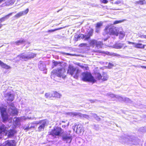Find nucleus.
Instances as JSON below:
<instances>
[{
	"label": "nucleus",
	"mask_w": 146,
	"mask_h": 146,
	"mask_svg": "<svg viewBox=\"0 0 146 146\" xmlns=\"http://www.w3.org/2000/svg\"><path fill=\"white\" fill-rule=\"evenodd\" d=\"M81 80L85 82H90L94 83L96 82L90 72H84L82 73Z\"/></svg>",
	"instance_id": "nucleus-1"
},
{
	"label": "nucleus",
	"mask_w": 146,
	"mask_h": 146,
	"mask_svg": "<svg viewBox=\"0 0 146 146\" xmlns=\"http://www.w3.org/2000/svg\"><path fill=\"white\" fill-rule=\"evenodd\" d=\"M66 71L63 68H58L53 70L51 72V75L54 77L64 78L65 77Z\"/></svg>",
	"instance_id": "nucleus-2"
},
{
	"label": "nucleus",
	"mask_w": 146,
	"mask_h": 146,
	"mask_svg": "<svg viewBox=\"0 0 146 146\" xmlns=\"http://www.w3.org/2000/svg\"><path fill=\"white\" fill-rule=\"evenodd\" d=\"M7 108L3 107H0V111L2 121L4 122L8 119L9 115L7 112Z\"/></svg>",
	"instance_id": "nucleus-3"
},
{
	"label": "nucleus",
	"mask_w": 146,
	"mask_h": 146,
	"mask_svg": "<svg viewBox=\"0 0 146 146\" xmlns=\"http://www.w3.org/2000/svg\"><path fill=\"white\" fill-rule=\"evenodd\" d=\"M62 129L60 127H57L52 130L50 135L53 136L60 135L62 133Z\"/></svg>",
	"instance_id": "nucleus-4"
},
{
	"label": "nucleus",
	"mask_w": 146,
	"mask_h": 146,
	"mask_svg": "<svg viewBox=\"0 0 146 146\" xmlns=\"http://www.w3.org/2000/svg\"><path fill=\"white\" fill-rule=\"evenodd\" d=\"M37 124H40L38 127V131H43L45 126L47 125L46 119H44L40 120Z\"/></svg>",
	"instance_id": "nucleus-5"
},
{
	"label": "nucleus",
	"mask_w": 146,
	"mask_h": 146,
	"mask_svg": "<svg viewBox=\"0 0 146 146\" xmlns=\"http://www.w3.org/2000/svg\"><path fill=\"white\" fill-rule=\"evenodd\" d=\"M16 144L14 140H8L4 142L3 146H16Z\"/></svg>",
	"instance_id": "nucleus-6"
},
{
	"label": "nucleus",
	"mask_w": 146,
	"mask_h": 146,
	"mask_svg": "<svg viewBox=\"0 0 146 146\" xmlns=\"http://www.w3.org/2000/svg\"><path fill=\"white\" fill-rule=\"evenodd\" d=\"M7 127L4 125H2L0 126V134L7 135Z\"/></svg>",
	"instance_id": "nucleus-7"
},
{
	"label": "nucleus",
	"mask_w": 146,
	"mask_h": 146,
	"mask_svg": "<svg viewBox=\"0 0 146 146\" xmlns=\"http://www.w3.org/2000/svg\"><path fill=\"white\" fill-rule=\"evenodd\" d=\"M70 134H69V135H66L63 136L62 137V140L66 142V143H70L72 140V137L71 135H69Z\"/></svg>",
	"instance_id": "nucleus-8"
},
{
	"label": "nucleus",
	"mask_w": 146,
	"mask_h": 146,
	"mask_svg": "<svg viewBox=\"0 0 146 146\" xmlns=\"http://www.w3.org/2000/svg\"><path fill=\"white\" fill-rule=\"evenodd\" d=\"M84 130L83 126L81 124H79L77 125L76 132L78 133H83Z\"/></svg>",
	"instance_id": "nucleus-9"
},
{
	"label": "nucleus",
	"mask_w": 146,
	"mask_h": 146,
	"mask_svg": "<svg viewBox=\"0 0 146 146\" xmlns=\"http://www.w3.org/2000/svg\"><path fill=\"white\" fill-rule=\"evenodd\" d=\"M29 11L28 9H27L25 11L20 12L15 15V17L16 18H18L23 15L29 12Z\"/></svg>",
	"instance_id": "nucleus-10"
},
{
	"label": "nucleus",
	"mask_w": 146,
	"mask_h": 146,
	"mask_svg": "<svg viewBox=\"0 0 146 146\" xmlns=\"http://www.w3.org/2000/svg\"><path fill=\"white\" fill-rule=\"evenodd\" d=\"M76 69L72 66H69L68 70L67 73L71 76H72L74 74V72L76 71Z\"/></svg>",
	"instance_id": "nucleus-11"
},
{
	"label": "nucleus",
	"mask_w": 146,
	"mask_h": 146,
	"mask_svg": "<svg viewBox=\"0 0 146 146\" xmlns=\"http://www.w3.org/2000/svg\"><path fill=\"white\" fill-rule=\"evenodd\" d=\"M94 30L92 28H90L88 32L87 35L84 39V40H88L90 38V37L93 35Z\"/></svg>",
	"instance_id": "nucleus-12"
},
{
	"label": "nucleus",
	"mask_w": 146,
	"mask_h": 146,
	"mask_svg": "<svg viewBox=\"0 0 146 146\" xmlns=\"http://www.w3.org/2000/svg\"><path fill=\"white\" fill-rule=\"evenodd\" d=\"M5 97L8 98L7 100L9 101L12 102L14 99L13 95L11 94L10 92L6 93Z\"/></svg>",
	"instance_id": "nucleus-13"
},
{
	"label": "nucleus",
	"mask_w": 146,
	"mask_h": 146,
	"mask_svg": "<svg viewBox=\"0 0 146 146\" xmlns=\"http://www.w3.org/2000/svg\"><path fill=\"white\" fill-rule=\"evenodd\" d=\"M7 133L8 137H10L14 136L15 134L16 133V131L14 129H10L9 130H7Z\"/></svg>",
	"instance_id": "nucleus-14"
},
{
	"label": "nucleus",
	"mask_w": 146,
	"mask_h": 146,
	"mask_svg": "<svg viewBox=\"0 0 146 146\" xmlns=\"http://www.w3.org/2000/svg\"><path fill=\"white\" fill-rule=\"evenodd\" d=\"M25 42L26 41L25 39L23 38H21L20 39L15 41V43L17 45H20L25 44Z\"/></svg>",
	"instance_id": "nucleus-15"
},
{
	"label": "nucleus",
	"mask_w": 146,
	"mask_h": 146,
	"mask_svg": "<svg viewBox=\"0 0 146 146\" xmlns=\"http://www.w3.org/2000/svg\"><path fill=\"white\" fill-rule=\"evenodd\" d=\"M61 94L56 91H54L52 93V97L60 98L61 96Z\"/></svg>",
	"instance_id": "nucleus-16"
},
{
	"label": "nucleus",
	"mask_w": 146,
	"mask_h": 146,
	"mask_svg": "<svg viewBox=\"0 0 146 146\" xmlns=\"http://www.w3.org/2000/svg\"><path fill=\"white\" fill-rule=\"evenodd\" d=\"M19 56L21 59H23L24 60L26 61L28 60L27 56L24 53H21L19 55Z\"/></svg>",
	"instance_id": "nucleus-17"
},
{
	"label": "nucleus",
	"mask_w": 146,
	"mask_h": 146,
	"mask_svg": "<svg viewBox=\"0 0 146 146\" xmlns=\"http://www.w3.org/2000/svg\"><path fill=\"white\" fill-rule=\"evenodd\" d=\"M118 31L117 29H112L111 30L110 35L117 36H118Z\"/></svg>",
	"instance_id": "nucleus-18"
},
{
	"label": "nucleus",
	"mask_w": 146,
	"mask_h": 146,
	"mask_svg": "<svg viewBox=\"0 0 146 146\" xmlns=\"http://www.w3.org/2000/svg\"><path fill=\"white\" fill-rule=\"evenodd\" d=\"M18 114V111L17 110L15 109H12V111L11 112L10 115L12 116H14L17 115Z\"/></svg>",
	"instance_id": "nucleus-19"
},
{
	"label": "nucleus",
	"mask_w": 146,
	"mask_h": 146,
	"mask_svg": "<svg viewBox=\"0 0 146 146\" xmlns=\"http://www.w3.org/2000/svg\"><path fill=\"white\" fill-rule=\"evenodd\" d=\"M108 76L106 73H103L102 75V80L103 81H106L108 80Z\"/></svg>",
	"instance_id": "nucleus-20"
},
{
	"label": "nucleus",
	"mask_w": 146,
	"mask_h": 146,
	"mask_svg": "<svg viewBox=\"0 0 146 146\" xmlns=\"http://www.w3.org/2000/svg\"><path fill=\"white\" fill-rule=\"evenodd\" d=\"M0 65L3 68L6 69H8L10 68L9 66L7 65L6 64L4 63L0 60Z\"/></svg>",
	"instance_id": "nucleus-21"
},
{
	"label": "nucleus",
	"mask_w": 146,
	"mask_h": 146,
	"mask_svg": "<svg viewBox=\"0 0 146 146\" xmlns=\"http://www.w3.org/2000/svg\"><path fill=\"white\" fill-rule=\"evenodd\" d=\"M94 74L95 75V78L96 79L100 80H102V75L99 72H95Z\"/></svg>",
	"instance_id": "nucleus-22"
},
{
	"label": "nucleus",
	"mask_w": 146,
	"mask_h": 146,
	"mask_svg": "<svg viewBox=\"0 0 146 146\" xmlns=\"http://www.w3.org/2000/svg\"><path fill=\"white\" fill-rule=\"evenodd\" d=\"M102 25V23L101 22H98L96 24L95 31L96 32L98 33L99 32V31L98 29L100 28Z\"/></svg>",
	"instance_id": "nucleus-23"
},
{
	"label": "nucleus",
	"mask_w": 146,
	"mask_h": 146,
	"mask_svg": "<svg viewBox=\"0 0 146 146\" xmlns=\"http://www.w3.org/2000/svg\"><path fill=\"white\" fill-rule=\"evenodd\" d=\"M96 40L94 39L90 40L89 41V43L90 46L93 47H94L96 45Z\"/></svg>",
	"instance_id": "nucleus-24"
},
{
	"label": "nucleus",
	"mask_w": 146,
	"mask_h": 146,
	"mask_svg": "<svg viewBox=\"0 0 146 146\" xmlns=\"http://www.w3.org/2000/svg\"><path fill=\"white\" fill-rule=\"evenodd\" d=\"M16 0H7L5 2L6 5L7 6H9L13 4Z\"/></svg>",
	"instance_id": "nucleus-25"
},
{
	"label": "nucleus",
	"mask_w": 146,
	"mask_h": 146,
	"mask_svg": "<svg viewBox=\"0 0 146 146\" xmlns=\"http://www.w3.org/2000/svg\"><path fill=\"white\" fill-rule=\"evenodd\" d=\"M80 70L78 69H76V71L74 72V74L73 76V77L75 78H78L79 75Z\"/></svg>",
	"instance_id": "nucleus-26"
},
{
	"label": "nucleus",
	"mask_w": 146,
	"mask_h": 146,
	"mask_svg": "<svg viewBox=\"0 0 146 146\" xmlns=\"http://www.w3.org/2000/svg\"><path fill=\"white\" fill-rule=\"evenodd\" d=\"M95 46L97 47L102 48L103 45V44L102 41H98L96 40Z\"/></svg>",
	"instance_id": "nucleus-27"
},
{
	"label": "nucleus",
	"mask_w": 146,
	"mask_h": 146,
	"mask_svg": "<svg viewBox=\"0 0 146 146\" xmlns=\"http://www.w3.org/2000/svg\"><path fill=\"white\" fill-rule=\"evenodd\" d=\"M36 54L35 53L30 52L29 53L28 56H27L28 59H31L34 58L36 56Z\"/></svg>",
	"instance_id": "nucleus-28"
},
{
	"label": "nucleus",
	"mask_w": 146,
	"mask_h": 146,
	"mask_svg": "<svg viewBox=\"0 0 146 146\" xmlns=\"http://www.w3.org/2000/svg\"><path fill=\"white\" fill-rule=\"evenodd\" d=\"M145 46V45L141 43H138L135 44V47L137 48H143Z\"/></svg>",
	"instance_id": "nucleus-29"
},
{
	"label": "nucleus",
	"mask_w": 146,
	"mask_h": 146,
	"mask_svg": "<svg viewBox=\"0 0 146 146\" xmlns=\"http://www.w3.org/2000/svg\"><path fill=\"white\" fill-rule=\"evenodd\" d=\"M118 36H119V38L121 39L123 38L125 36V33L123 31H121L119 33Z\"/></svg>",
	"instance_id": "nucleus-30"
},
{
	"label": "nucleus",
	"mask_w": 146,
	"mask_h": 146,
	"mask_svg": "<svg viewBox=\"0 0 146 146\" xmlns=\"http://www.w3.org/2000/svg\"><path fill=\"white\" fill-rule=\"evenodd\" d=\"M81 68L83 69L84 70H88L89 68L88 65L84 64V65H78Z\"/></svg>",
	"instance_id": "nucleus-31"
},
{
	"label": "nucleus",
	"mask_w": 146,
	"mask_h": 146,
	"mask_svg": "<svg viewBox=\"0 0 146 146\" xmlns=\"http://www.w3.org/2000/svg\"><path fill=\"white\" fill-rule=\"evenodd\" d=\"M71 114L73 116H78L81 117L82 116H83L84 115H82L80 113H77L75 112H73L71 113Z\"/></svg>",
	"instance_id": "nucleus-32"
},
{
	"label": "nucleus",
	"mask_w": 146,
	"mask_h": 146,
	"mask_svg": "<svg viewBox=\"0 0 146 146\" xmlns=\"http://www.w3.org/2000/svg\"><path fill=\"white\" fill-rule=\"evenodd\" d=\"M64 28V27H60V28H59L55 29H54L49 30H48L47 31V32H54V31H57V30H59L62 29Z\"/></svg>",
	"instance_id": "nucleus-33"
},
{
	"label": "nucleus",
	"mask_w": 146,
	"mask_h": 146,
	"mask_svg": "<svg viewBox=\"0 0 146 146\" xmlns=\"http://www.w3.org/2000/svg\"><path fill=\"white\" fill-rule=\"evenodd\" d=\"M145 0H139L136 2V3L137 4H140L141 5H143L145 3Z\"/></svg>",
	"instance_id": "nucleus-34"
},
{
	"label": "nucleus",
	"mask_w": 146,
	"mask_h": 146,
	"mask_svg": "<svg viewBox=\"0 0 146 146\" xmlns=\"http://www.w3.org/2000/svg\"><path fill=\"white\" fill-rule=\"evenodd\" d=\"M53 65L52 66V68H54V67L56 66L58 64H61V63L60 62L55 61L53 62Z\"/></svg>",
	"instance_id": "nucleus-35"
},
{
	"label": "nucleus",
	"mask_w": 146,
	"mask_h": 146,
	"mask_svg": "<svg viewBox=\"0 0 146 146\" xmlns=\"http://www.w3.org/2000/svg\"><path fill=\"white\" fill-rule=\"evenodd\" d=\"M45 96L47 98H50L52 97V94H50V93H46L45 94Z\"/></svg>",
	"instance_id": "nucleus-36"
},
{
	"label": "nucleus",
	"mask_w": 146,
	"mask_h": 146,
	"mask_svg": "<svg viewBox=\"0 0 146 146\" xmlns=\"http://www.w3.org/2000/svg\"><path fill=\"white\" fill-rule=\"evenodd\" d=\"M13 13H10L9 14H8L5 16H4L3 17L4 18V19L6 20L7 19H8L9 18V17Z\"/></svg>",
	"instance_id": "nucleus-37"
},
{
	"label": "nucleus",
	"mask_w": 146,
	"mask_h": 146,
	"mask_svg": "<svg viewBox=\"0 0 146 146\" xmlns=\"http://www.w3.org/2000/svg\"><path fill=\"white\" fill-rule=\"evenodd\" d=\"M124 20H116L115 21L114 23L113 24H116L118 23H121L122 22H123L124 21Z\"/></svg>",
	"instance_id": "nucleus-38"
},
{
	"label": "nucleus",
	"mask_w": 146,
	"mask_h": 146,
	"mask_svg": "<svg viewBox=\"0 0 146 146\" xmlns=\"http://www.w3.org/2000/svg\"><path fill=\"white\" fill-rule=\"evenodd\" d=\"M101 3L106 4L108 3V0H100Z\"/></svg>",
	"instance_id": "nucleus-39"
},
{
	"label": "nucleus",
	"mask_w": 146,
	"mask_h": 146,
	"mask_svg": "<svg viewBox=\"0 0 146 146\" xmlns=\"http://www.w3.org/2000/svg\"><path fill=\"white\" fill-rule=\"evenodd\" d=\"M80 34L78 35L77 37H74V40L75 41H77L78 40V39L80 38Z\"/></svg>",
	"instance_id": "nucleus-40"
},
{
	"label": "nucleus",
	"mask_w": 146,
	"mask_h": 146,
	"mask_svg": "<svg viewBox=\"0 0 146 146\" xmlns=\"http://www.w3.org/2000/svg\"><path fill=\"white\" fill-rule=\"evenodd\" d=\"M87 44L86 43H82L80 44L79 45V47H82L83 46H87Z\"/></svg>",
	"instance_id": "nucleus-41"
},
{
	"label": "nucleus",
	"mask_w": 146,
	"mask_h": 146,
	"mask_svg": "<svg viewBox=\"0 0 146 146\" xmlns=\"http://www.w3.org/2000/svg\"><path fill=\"white\" fill-rule=\"evenodd\" d=\"M80 35L81 36V38L82 39H84V38H85L86 37V35H84L82 34H80Z\"/></svg>",
	"instance_id": "nucleus-42"
},
{
	"label": "nucleus",
	"mask_w": 146,
	"mask_h": 146,
	"mask_svg": "<svg viewBox=\"0 0 146 146\" xmlns=\"http://www.w3.org/2000/svg\"><path fill=\"white\" fill-rule=\"evenodd\" d=\"M5 20L4 18L3 17L1 18L0 19V22L1 23V22L3 21H5Z\"/></svg>",
	"instance_id": "nucleus-43"
},
{
	"label": "nucleus",
	"mask_w": 146,
	"mask_h": 146,
	"mask_svg": "<svg viewBox=\"0 0 146 146\" xmlns=\"http://www.w3.org/2000/svg\"><path fill=\"white\" fill-rule=\"evenodd\" d=\"M121 3V1H117L115 2L114 4H119Z\"/></svg>",
	"instance_id": "nucleus-44"
},
{
	"label": "nucleus",
	"mask_w": 146,
	"mask_h": 146,
	"mask_svg": "<svg viewBox=\"0 0 146 146\" xmlns=\"http://www.w3.org/2000/svg\"><path fill=\"white\" fill-rule=\"evenodd\" d=\"M96 52H99L100 53H103V54L105 53V52H104V51H96Z\"/></svg>",
	"instance_id": "nucleus-45"
},
{
	"label": "nucleus",
	"mask_w": 146,
	"mask_h": 146,
	"mask_svg": "<svg viewBox=\"0 0 146 146\" xmlns=\"http://www.w3.org/2000/svg\"><path fill=\"white\" fill-rule=\"evenodd\" d=\"M29 129H30L29 127L28 126L27 127H26L25 129V130H28Z\"/></svg>",
	"instance_id": "nucleus-46"
},
{
	"label": "nucleus",
	"mask_w": 146,
	"mask_h": 146,
	"mask_svg": "<svg viewBox=\"0 0 146 146\" xmlns=\"http://www.w3.org/2000/svg\"><path fill=\"white\" fill-rule=\"evenodd\" d=\"M140 66L141 68H143L146 69V66Z\"/></svg>",
	"instance_id": "nucleus-47"
},
{
	"label": "nucleus",
	"mask_w": 146,
	"mask_h": 146,
	"mask_svg": "<svg viewBox=\"0 0 146 146\" xmlns=\"http://www.w3.org/2000/svg\"><path fill=\"white\" fill-rule=\"evenodd\" d=\"M6 0H0V4L2 2H4Z\"/></svg>",
	"instance_id": "nucleus-48"
},
{
	"label": "nucleus",
	"mask_w": 146,
	"mask_h": 146,
	"mask_svg": "<svg viewBox=\"0 0 146 146\" xmlns=\"http://www.w3.org/2000/svg\"><path fill=\"white\" fill-rule=\"evenodd\" d=\"M3 25L0 22V29L2 27Z\"/></svg>",
	"instance_id": "nucleus-49"
},
{
	"label": "nucleus",
	"mask_w": 146,
	"mask_h": 146,
	"mask_svg": "<svg viewBox=\"0 0 146 146\" xmlns=\"http://www.w3.org/2000/svg\"><path fill=\"white\" fill-rule=\"evenodd\" d=\"M128 43L129 44H134V42H128Z\"/></svg>",
	"instance_id": "nucleus-50"
},
{
	"label": "nucleus",
	"mask_w": 146,
	"mask_h": 146,
	"mask_svg": "<svg viewBox=\"0 0 146 146\" xmlns=\"http://www.w3.org/2000/svg\"><path fill=\"white\" fill-rule=\"evenodd\" d=\"M142 38L143 37L145 38H146V35L144 36H142H142H140Z\"/></svg>",
	"instance_id": "nucleus-51"
},
{
	"label": "nucleus",
	"mask_w": 146,
	"mask_h": 146,
	"mask_svg": "<svg viewBox=\"0 0 146 146\" xmlns=\"http://www.w3.org/2000/svg\"><path fill=\"white\" fill-rule=\"evenodd\" d=\"M30 129L31 128H35V126H31V127H29Z\"/></svg>",
	"instance_id": "nucleus-52"
},
{
	"label": "nucleus",
	"mask_w": 146,
	"mask_h": 146,
	"mask_svg": "<svg viewBox=\"0 0 146 146\" xmlns=\"http://www.w3.org/2000/svg\"><path fill=\"white\" fill-rule=\"evenodd\" d=\"M110 65L111 66H113V65L111 63H109V65Z\"/></svg>",
	"instance_id": "nucleus-53"
},
{
	"label": "nucleus",
	"mask_w": 146,
	"mask_h": 146,
	"mask_svg": "<svg viewBox=\"0 0 146 146\" xmlns=\"http://www.w3.org/2000/svg\"><path fill=\"white\" fill-rule=\"evenodd\" d=\"M66 126V125H62V127H64H64H65Z\"/></svg>",
	"instance_id": "nucleus-54"
},
{
	"label": "nucleus",
	"mask_w": 146,
	"mask_h": 146,
	"mask_svg": "<svg viewBox=\"0 0 146 146\" xmlns=\"http://www.w3.org/2000/svg\"><path fill=\"white\" fill-rule=\"evenodd\" d=\"M138 42H143V40H139L138 41Z\"/></svg>",
	"instance_id": "nucleus-55"
},
{
	"label": "nucleus",
	"mask_w": 146,
	"mask_h": 146,
	"mask_svg": "<svg viewBox=\"0 0 146 146\" xmlns=\"http://www.w3.org/2000/svg\"><path fill=\"white\" fill-rule=\"evenodd\" d=\"M110 1H113L114 0H109Z\"/></svg>",
	"instance_id": "nucleus-56"
},
{
	"label": "nucleus",
	"mask_w": 146,
	"mask_h": 146,
	"mask_svg": "<svg viewBox=\"0 0 146 146\" xmlns=\"http://www.w3.org/2000/svg\"><path fill=\"white\" fill-rule=\"evenodd\" d=\"M0 146H1L0 145Z\"/></svg>",
	"instance_id": "nucleus-57"
}]
</instances>
